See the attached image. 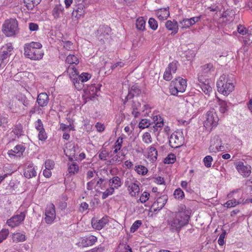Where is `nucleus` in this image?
Wrapping results in <instances>:
<instances>
[{
	"mask_svg": "<svg viewBox=\"0 0 252 252\" xmlns=\"http://www.w3.org/2000/svg\"><path fill=\"white\" fill-rule=\"evenodd\" d=\"M108 222L107 217H103L99 220L92 219V225L94 228L97 230L101 229Z\"/></svg>",
	"mask_w": 252,
	"mask_h": 252,
	"instance_id": "obj_14",
	"label": "nucleus"
},
{
	"mask_svg": "<svg viewBox=\"0 0 252 252\" xmlns=\"http://www.w3.org/2000/svg\"><path fill=\"white\" fill-rule=\"evenodd\" d=\"M18 23L15 19H9L5 21L2 25V31L7 36H12L18 32Z\"/></svg>",
	"mask_w": 252,
	"mask_h": 252,
	"instance_id": "obj_4",
	"label": "nucleus"
},
{
	"mask_svg": "<svg viewBox=\"0 0 252 252\" xmlns=\"http://www.w3.org/2000/svg\"><path fill=\"white\" fill-rule=\"evenodd\" d=\"M85 5H80L76 10H75V12L76 13V15L75 17H77V18H79V17L83 16L85 14Z\"/></svg>",
	"mask_w": 252,
	"mask_h": 252,
	"instance_id": "obj_42",
	"label": "nucleus"
},
{
	"mask_svg": "<svg viewBox=\"0 0 252 252\" xmlns=\"http://www.w3.org/2000/svg\"><path fill=\"white\" fill-rule=\"evenodd\" d=\"M177 63L178 62L177 61H173L168 64V66L166 69L170 72L175 73L177 68Z\"/></svg>",
	"mask_w": 252,
	"mask_h": 252,
	"instance_id": "obj_44",
	"label": "nucleus"
},
{
	"mask_svg": "<svg viewBox=\"0 0 252 252\" xmlns=\"http://www.w3.org/2000/svg\"><path fill=\"white\" fill-rule=\"evenodd\" d=\"M24 175L27 178H31L36 176V172L32 165H29L25 169Z\"/></svg>",
	"mask_w": 252,
	"mask_h": 252,
	"instance_id": "obj_22",
	"label": "nucleus"
},
{
	"mask_svg": "<svg viewBox=\"0 0 252 252\" xmlns=\"http://www.w3.org/2000/svg\"><path fill=\"white\" fill-rule=\"evenodd\" d=\"M163 78L166 81H170L172 78L171 72L166 69L163 74Z\"/></svg>",
	"mask_w": 252,
	"mask_h": 252,
	"instance_id": "obj_59",
	"label": "nucleus"
},
{
	"mask_svg": "<svg viewBox=\"0 0 252 252\" xmlns=\"http://www.w3.org/2000/svg\"><path fill=\"white\" fill-rule=\"evenodd\" d=\"M236 168L238 172L244 177H248L251 173V167L244 165L242 161H238L235 163Z\"/></svg>",
	"mask_w": 252,
	"mask_h": 252,
	"instance_id": "obj_11",
	"label": "nucleus"
},
{
	"mask_svg": "<svg viewBox=\"0 0 252 252\" xmlns=\"http://www.w3.org/2000/svg\"><path fill=\"white\" fill-rule=\"evenodd\" d=\"M141 93V90L136 86L131 87L129 93L126 97V101L129 99L132 98L134 96H137Z\"/></svg>",
	"mask_w": 252,
	"mask_h": 252,
	"instance_id": "obj_20",
	"label": "nucleus"
},
{
	"mask_svg": "<svg viewBox=\"0 0 252 252\" xmlns=\"http://www.w3.org/2000/svg\"><path fill=\"white\" fill-rule=\"evenodd\" d=\"M238 32L242 35H246L248 33V31L242 25H239L237 27Z\"/></svg>",
	"mask_w": 252,
	"mask_h": 252,
	"instance_id": "obj_55",
	"label": "nucleus"
},
{
	"mask_svg": "<svg viewBox=\"0 0 252 252\" xmlns=\"http://www.w3.org/2000/svg\"><path fill=\"white\" fill-rule=\"evenodd\" d=\"M163 126V120L158 122L153 126V130L154 132L158 130V128H160Z\"/></svg>",
	"mask_w": 252,
	"mask_h": 252,
	"instance_id": "obj_57",
	"label": "nucleus"
},
{
	"mask_svg": "<svg viewBox=\"0 0 252 252\" xmlns=\"http://www.w3.org/2000/svg\"><path fill=\"white\" fill-rule=\"evenodd\" d=\"M63 10L64 8L61 4H56L52 10V15L54 18H59L60 17V14L63 13Z\"/></svg>",
	"mask_w": 252,
	"mask_h": 252,
	"instance_id": "obj_21",
	"label": "nucleus"
},
{
	"mask_svg": "<svg viewBox=\"0 0 252 252\" xmlns=\"http://www.w3.org/2000/svg\"><path fill=\"white\" fill-rule=\"evenodd\" d=\"M38 138L40 140H45L47 138V134L45 132L44 128L40 130H38Z\"/></svg>",
	"mask_w": 252,
	"mask_h": 252,
	"instance_id": "obj_56",
	"label": "nucleus"
},
{
	"mask_svg": "<svg viewBox=\"0 0 252 252\" xmlns=\"http://www.w3.org/2000/svg\"><path fill=\"white\" fill-rule=\"evenodd\" d=\"M226 234L225 231H224L220 235L218 239V244L222 246L224 242V239L225 237V235Z\"/></svg>",
	"mask_w": 252,
	"mask_h": 252,
	"instance_id": "obj_62",
	"label": "nucleus"
},
{
	"mask_svg": "<svg viewBox=\"0 0 252 252\" xmlns=\"http://www.w3.org/2000/svg\"><path fill=\"white\" fill-rule=\"evenodd\" d=\"M109 32L110 28L107 26H103L102 27H100L97 31L98 33H100V35H98V38L100 40H102V37H105V36H108V32Z\"/></svg>",
	"mask_w": 252,
	"mask_h": 252,
	"instance_id": "obj_28",
	"label": "nucleus"
},
{
	"mask_svg": "<svg viewBox=\"0 0 252 252\" xmlns=\"http://www.w3.org/2000/svg\"><path fill=\"white\" fill-rule=\"evenodd\" d=\"M155 146V145H153L149 147L148 151V157L153 161L156 160L158 156V151Z\"/></svg>",
	"mask_w": 252,
	"mask_h": 252,
	"instance_id": "obj_27",
	"label": "nucleus"
},
{
	"mask_svg": "<svg viewBox=\"0 0 252 252\" xmlns=\"http://www.w3.org/2000/svg\"><path fill=\"white\" fill-rule=\"evenodd\" d=\"M184 143V138L182 133L180 132H174L169 138L170 146L173 148H177L182 146Z\"/></svg>",
	"mask_w": 252,
	"mask_h": 252,
	"instance_id": "obj_7",
	"label": "nucleus"
},
{
	"mask_svg": "<svg viewBox=\"0 0 252 252\" xmlns=\"http://www.w3.org/2000/svg\"><path fill=\"white\" fill-rule=\"evenodd\" d=\"M67 72L72 80L73 78H76L78 75V72L74 66H69L67 69Z\"/></svg>",
	"mask_w": 252,
	"mask_h": 252,
	"instance_id": "obj_33",
	"label": "nucleus"
},
{
	"mask_svg": "<svg viewBox=\"0 0 252 252\" xmlns=\"http://www.w3.org/2000/svg\"><path fill=\"white\" fill-rule=\"evenodd\" d=\"M66 62L70 64H77L79 63V61L75 56L73 55H69L66 57Z\"/></svg>",
	"mask_w": 252,
	"mask_h": 252,
	"instance_id": "obj_34",
	"label": "nucleus"
},
{
	"mask_svg": "<svg viewBox=\"0 0 252 252\" xmlns=\"http://www.w3.org/2000/svg\"><path fill=\"white\" fill-rule=\"evenodd\" d=\"M143 140L147 144H150L152 142V137L149 132H145L143 135Z\"/></svg>",
	"mask_w": 252,
	"mask_h": 252,
	"instance_id": "obj_54",
	"label": "nucleus"
},
{
	"mask_svg": "<svg viewBox=\"0 0 252 252\" xmlns=\"http://www.w3.org/2000/svg\"><path fill=\"white\" fill-rule=\"evenodd\" d=\"M176 157L174 154H169L164 159V162L166 164L173 163L175 161Z\"/></svg>",
	"mask_w": 252,
	"mask_h": 252,
	"instance_id": "obj_43",
	"label": "nucleus"
},
{
	"mask_svg": "<svg viewBox=\"0 0 252 252\" xmlns=\"http://www.w3.org/2000/svg\"><path fill=\"white\" fill-rule=\"evenodd\" d=\"M233 77L228 75L223 74L220 76L217 83L218 90L224 95H227L234 88Z\"/></svg>",
	"mask_w": 252,
	"mask_h": 252,
	"instance_id": "obj_3",
	"label": "nucleus"
},
{
	"mask_svg": "<svg viewBox=\"0 0 252 252\" xmlns=\"http://www.w3.org/2000/svg\"><path fill=\"white\" fill-rule=\"evenodd\" d=\"M97 241V238L93 235H89L81 238L79 242L80 246L85 247L93 245Z\"/></svg>",
	"mask_w": 252,
	"mask_h": 252,
	"instance_id": "obj_16",
	"label": "nucleus"
},
{
	"mask_svg": "<svg viewBox=\"0 0 252 252\" xmlns=\"http://www.w3.org/2000/svg\"><path fill=\"white\" fill-rule=\"evenodd\" d=\"M114 191L113 187H110L107 189L105 191L102 192V198L103 199H106L108 196L112 195Z\"/></svg>",
	"mask_w": 252,
	"mask_h": 252,
	"instance_id": "obj_46",
	"label": "nucleus"
},
{
	"mask_svg": "<svg viewBox=\"0 0 252 252\" xmlns=\"http://www.w3.org/2000/svg\"><path fill=\"white\" fill-rule=\"evenodd\" d=\"M239 203V202L236 201V199H231L227 201L224 204V206L227 208H231L235 207Z\"/></svg>",
	"mask_w": 252,
	"mask_h": 252,
	"instance_id": "obj_51",
	"label": "nucleus"
},
{
	"mask_svg": "<svg viewBox=\"0 0 252 252\" xmlns=\"http://www.w3.org/2000/svg\"><path fill=\"white\" fill-rule=\"evenodd\" d=\"M211 144L209 147L211 152H216V151H222L223 147L220 145L221 140L218 136H215L211 139Z\"/></svg>",
	"mask_w": 252,
	"mask_h": 252,
	"instance_id": "obj_13",
	"label": "nucleus"
},
{
	"mask_svg": "<svg viewBox=\"0 0 252 252\" xmlns=\"http://www.w3.org/2000/svg\"><path fill=\"white\" fill-rule=\"evenodd\" d=\"M42 45L39 42H32L24 46V55L26 57L32 60H39L44 55L41 50Z\"/></svg>",
	"mask_w": 252,
	"mask_h": 252,
	"instance_id": "obj_2",
	"label": "nucleus"
},
{
	"mask_svg": "<svg viewBox=\"0 0 252 252\" xmlns=\"http://www.w3.org/2000/svg\"><path fill=\"white\" fill-rule=\"evenodd\" d=\"M63 47L67 50L69 51L71 49L72 47V43L69 41H65L63 42Z\"/></svg>",
	"mask_w": 252,
	"mask_h": 252,
	"instance_id": "obj_64",
	"label": "nucleus"
},
{
	"mask_svg": "<svg viewBox=\"0 0 252 252\" xmlns=\"http://www.w3.org/2000/svg\"><path fill=\"white\" fill-rule=\"evenodd\" d=\"M168 199V197L166 195H163L158 197L156 201L152 204L151 207V212H157L161 210L166 204Z\"/></svg>",
	"mask_w": 252,
	"mask_h": 252,
	"instance_id": "obj_9",
	"label": "nucleus"
},
{
	"mask_svg": "<svg viewBox=\"0 0 252 252\" xmlns=\"http://www.w3.org/2000/svg\"><path fill=\"white\" fill-rule=\"evenodd\" d=\"M35 127L37 130H40L44 129L43 125L40 119H38L35 124Z\"/></svg>",
	"mask_w": 252,
	"mask_h": 252,
	"instance_id": "obj_61",
	"label": "nucleus"
},
{
	"mask_svg": "<svg viewBox=\"0 0 252 252\" xmlns=\"http://www.w3.org/2000/svg\"><path fill=\"white\" fill-rule=\"evenodd\" d=\"M135 171L137 172V173L139 174H141L142 175H145L147 174L148 172L147 168L143 165H137L135 166Z\"/></svg>",
	"mask_w": 252,
	"mask_h": 252,
	"instance_id": "obj_38",
	"label": "nucleus"
},
{
	"mask_svg": "<svg viewBox=\"0 0 252 252\" xmlns=\"http://www.w3.org/2000/svg\"><path fill=\"white\" fill-rule=\"evenodd\" d=\"M146 21L143 17L138 18L136 22V26L137 30L143 31L145 29Z\"/></svg>",
	"mask_w": 252,
	"mask_h": 252,
	"instance_id": "obj_31",
	"label": "nucleus"
},
{
	"mask_svg": "<svg viewBox=\"0 0 252 252\" xmlns=\"http://www.w3.org/2000/svg\"><path fill=\"white\" fill-rule=\"evenodd\" d=\"M187 87V81L185 79L179 77L171 82L169 90L171 94L178 95L179 93H183Z\"/></svg>",
	"mask_w": 252,
	"mask_h": 252,
	"instance_id": "obj_6",
	"label": "nucleus"
},
{
	"mask_svg": "<svg viewBox=\"0 0 252 252\" xmlns=\"http://www.w3.org/2000/svg\"><path fill=\"white\" fill-rule=\"evenodd\" d=\"M91 75L88 73H82L80 75H78L77 77L81 82H85L90 79Z\"/></svg>",
	"mask_w": 252,
	"mask_h": 252,
	"instance_id": "obj_45",
	"label": "nucleus"
},
{
	"mask_svg": "<svg viewBox=\"0 0 252 252\" xmlns=\"http://www.w3.org/2000/svg\"><path fill=\"white\" fill-rule=\"evenodd\" d=\"M204 126L206 128L210 130L216 126L219 120L216 110L212 108L207 112L204 116Z\"/></svg>",
	"mask_w": 252,
	"mask_h": 252,
	"instance_id": "obj_5",
	"label": "nucleus"
},
{
	"mask_svg": "<svg viewBox=\"0 0 252 252\" xmlns=\"http://www.w3.org/2000/svg\"><path fill=\"white\" fill-rule=\"evenodd\" d=\"M64 152L65 153L66 156L68 157V159L70 161L74 160L73 158H75V150L74 146L71 148L67 149L64 150Z\"/></svg>",
	"mask_w": 252,
	"mask_h": 252,
	"instance_id": "obj_32",
	"label": "nucleus"
},
{
	"mask_svg": "<svg viewBox=\"0 0 252 252\" xmlns=\"http://www.w3.org/2000/svg\"><path fill=\"white\" fill-rule=\"evenodd\" d=\"M220 111L221 113H224L227 111V105L226 101L219 99Z\"/></svg>",
	"mask_w": 252,
	"mask_h": 252,
	"instance_id": "obj_40",
	"label": "nucleus"
},
{
	"mask_svg": "<svg viewBox=\"0 0 252 252\" xmlns=\"http://www.w3.org/2000/svg\"><path fill=\"white\" fill-rule=\"evenodd\" d=\"M13 49L11 43H8L2 46L0 50V60L3 61L7 59L11 54Z\"/></svg>",
	"mask_w": 252,
	"mask_h": 252,
	"instance_id": "obj_12",
	"label": "nucleus"
},
{
	"mask_svg": "<svg viewBox=\"0 0 252 252\" xmlns=\"http://www.w3.org/2000/svg\"><path fill=\"white\" fill-rule=\"evenodd\" d=\"M201 18V16L194 17L189 19H184L180 22L181 25L182 29H187L191 26L193 25L196 22H198Z\"/></svg>",
	"mask_w": 252,
	"mask_h": 252,
	"instance_id": "obj_15",
	"label": "nucleus"
},
{
	"mask_svg": "<svg viewBox=\"0 0 252 252\" xmlns=\"http://www.w3.org/2000/svg\"><path fill=\"white\" fill-rule=\"evenodd\" d=\"M25 148L22 145H18L13 148L14 153L16 154H18V156L20 157L22 155L23 153L25 151Z\"/></svg>",
	"mask_w": 252,
	"mask_h": 252,
	"instance_id": "obj_37",
	"label": "nucleus"
},
{
	"mask_svg": "<svg viewBox=\"0 0 252 252\" xmlns=\"http://www.w3.org/2000/svg\"><path fill=\"white\" fill-rule=\"evenodd\" d=\"M156 14L160 20H165L169 16V11L168 7L164 8H160L156 12Z\"/></svg>",
	"mask_w": 252,
	"mask_h": 252,
	"instance_id": "obj_19",
	"label": "nucleus"
},
{
	"mask_svg": "<svg viewBox=\"0 0 252 252\" xmlns=\"http://www.w3.org/2000/svg\"><path fill=\"white\" fill-rule=\"evenodd\" d=\"M190 212L186 209L185 205L180 207L168 220V225L172 232H179L181 229L187 225L190 220Z\"/></svg>",
	"mask_w": 252,
	"mask_h": 252,
	"instance_id": "obj_1",
	"label": "nucleus"
},
{
	"mask_svg": "<svg viewBox=\"0 0 252 252\" xmlns=\"http://www.w3.org/2000/svg\"><path fill=\"white\" fill-rule=\"evenodd\" d=\"M212 161L213 158L210 156H207L203 159L205 166L207 167H210L211 166Z\"/></svg>",
	"mask_w": 252,
	"mask_h": 252,
	"instance_id": "obj_50",
	"label": "nucleus"
},
{
	"mask_svg": "<svg viewBox=\"0 0 252 252\" xmlns=\"http://www.w3.org/2000/svg\"><path fill=\"white\" fill-rule=\"evenodd\" d=\"M45 220L47 224L52 223L56 218L55 207L53 204L48 205L45 211Z\"/></svg>",
	"mask_w": 252,
	"mask_h": 252,
	"instance_id": "obj_8",
	"label": "nucleus"
},
{
	"mask_svg": "<svg viewBox=\"0 0 252 252\" xmlns=\"http://www.w3.org/2000/svg\"><path fill=\"white\" fill-rule=\"evenodd\" d=\"M149 125H150L149 120L147 119H142L139 124V127L141 129H144L149 127Z\"/></svg>",
	"mask_w": 252,
	"mask_h": 252,
	"instance_id": "obj_49",
	"label": "nucleus"
},
{
	"mask_svg": "<svg viewBox=\"0 0 252 252\" xmlns=\"http://www.w3.org/2000/svg\"><path fill=\"white\" fill-rule=\"evenodd\" d=\"M68 171L71 174H75L79 171V166L74 160L70 161L67 163Z\"/></svg>",
	"mask_w": 252,
	"mask_h": 252,
	"instance_id": "obj_23",
	"label": "nucleus"
},
{
	"mask_svg": "<svg viewBox=\"0 0 252 252\" xmlns=\"http://www.w3.org/2000/svg\"><path fill=\"white\" fill-rule=\"evenodd\" d=\"M12 240L15 243L23 242L26 240V236L19 232L15 233L12 235Z\"/></svg>",
	"mask_w": 252,
	"mask_h": 252,
	"instance_id": "obj_30",
	"label": "nucleus"
},
{
	"mask_svg": "<svg viewBox=\"0 0 252 252\" xmlns=\"http://www.w3.org/2000/svg\"><path fill=\"white\" fill-rule=\"evenodd\" d=\"M142 221L140 220L135 221L130 227V232H134L136 231L138 228L141 225Z\"/></svg>",
	"mask_w": 252,
	"mask_h": 252,
	"instance_id": "obj_47",
	"label": "nucleus"
},
{
	"mask_svg": "<svg viewBox=\"0 0 252 252\" xmlns=\"http://www.w3.org/2000/svg\"><path fill=\"white\" fill-rule=\"evenodd\" d=\"M32 2L30 0H24V2L28 9H32L35 6Z\"/></svg>",
	"mask_w": 252,
	"mask_h": 252,
	"instance_id": "obj_63",
	"label": "nucleus"
},
{
	"mask_svg": "<svg viewBox=\"0 0 252 252\" xmlns=\"http://www.w3.org/2000/svg\"><path fill=\"white\" fill-rule=\"evenodd\" d=\"M36 101L39 106L44 107L48 103L49 96L46 93H41L38 95Z\"/></svg>",
	"mask_w": 252,
	"mask_h": 252,
	"instance_id": "obj_17",
	"label": "nucleus"
},
{
	"mask_svg": "<svg viewBox=\"0 0 252 252\" xmlns=\"http://www.w3.org/2000/svg\"><path fill=\"white\" fill-rule=\"evenodd\" d=\"M150 27L153 30H156L158 28V23L157 21L153 18H150L148 22Z\"/></svg>",
	"mask_w": 252,
	"mask_h": 252,
	"instance_id": "obj_48",
	"label": "nucleus"
},
{
	"mask_svg": "<svg viewBox=\"0 0 252 252\" xmlns=\"http://www.w3.org/2000/svg\"><path fill=\"white\" fill-rule=\"evenodd\" d=\"M12 132L15 135H17L18 137L23 134V126L20 124H17L15 126Z\"/></svg>",
	"mask_w": 252,
	"mask_h": 252,
	"instance_id": "obj_35",
	"label": "nucleus"
},
{
	"mask_svg": "<svg viewBox=\"0 0 252 252\" xmlns=\"http://www.w3.org/2000/svg\"><path fill=\"white\" fill-rule=\"evenodd\" d=\"M9 234V231L7 229H2L0 232V243L5 240Z\"/></svg>",
	"mask_w": 252,
	"mask_h": 252,
	"instance_id": "obj_53",
	"label": "nucleus"
},
{
	"mask_svg": "<svg viewBox=\"0 0 252 252\" xmlns=\"http://www.w3.org/2000/svg\"><path fill=\"white\" fill-rule=\"evenodd\" d=\"M128 189L131 196H135L139 192L140 189L138 184L132 183L128 186Z\"/></svg>",
	"mask_w": 252,
	"mask_h": 252,
	"instance_id": "obj_26",
	"label": "nucleus"
},
{
	"mask_svg": "<svg viewBox=\"0 0 252 252\" xmlns=\"http://www.w3.org/2000/svg\"><path fill=\"white\" fill-rule=\"evenodd\" d=\"M54 163L51 160H47L45 162V167L46 169L51 170L54 167Z\"/></svg>",
	"mask_w": 252,
	"mask_h": 252,
	"instance_id": "obj_60",
	"label": "nucleus"
},
{
	"mask_svg": "<svg viewBox=\"0 0 252 252\" xmlns=\"http://www.w3.org/2000/svg\"><path fill=\"white\" fill-rule=\"evenodd\" d=\"M212 71H214L213 65L212 63H209L201 66L200 68L199 73L207 75Z\"/></svg>",
	"mask_w": 252,
	"mask_h": 252,
	"instance_id": "obj_24",
	"label": "nucleus"
},
{
	"mask_svg": "<svg viewBox=\"0 0 252 252\" xmlns=\"http://www.w3.org/2000/svg\"><path fill=\"white\" fill-rule=\"evenodd\" d=\"M109 185L114 189H118L122 185V182L119 177L115 176L109 180Z\"/></svg>",
	"mask_w": 252,
	"mask_h": 252,
	"instance_id": "obj_29",
	"label": "nucleus"
},
{
	"mask_svg": "<svg viewBox=\"0 0 252 252\" xmlns=\"http://www.w3.org/2000/svg\"><path fill=\"white\" fill-rule=\"evenodd\" d=\"M174 196L176 199H182L184 197V193L180 188H178L174 191Z\"/></svg>",
	"mask_w": 252,
	"mask_h": 252,
	"instance_id": "obj_41",
	"label": "nucleus"
},
{
	"mask_svg": "<svg viewBox=\"0 0 252 252\" xmlns=\"http://www.w3.org/2000/svg\"><path fill=\"white\" fill-rule=\"evenodd\" d=\"M166 28L169 30L171 31V34H175L178 32V25L177 22L176 21H167L165 24Z\"/></svg>",
	"mask_w": 252,
	"mask_h": 252,
	"instance_id": "obj_18",
	"label": "nucleus"
},
{
	"mask_svg": "<svg viewBox=\"0 0 252 252\" xmlns=\"http://www.w3.org/2000/svg\"><path fill=\"white\" fill-rule=\"evenodd\" d=\"M25 214L24 212H21L20 214L13 216L7 220V224L11 227H14L19 225L25 219Z\"/></svg>",
	"mask_w": 252,
	"mask_h": 252,
	"instance_id": "obj_10",
	"label": "nucleus"
},
{
	"mask_svg": "<svg viewBox=\"0 0 252 252\" xmlns=\"http://www.w3.org/2000/svg\"><path fill=\"white\" fill-rule=\"evenodd\" d=\"M72 81L75 87L78 90H80L83 88L84 86L83 82H81V81L78 79L77 77L76 78H73Z\"/></svg>",
	"mask_w": 252,
	"mask_h": 252,
	"instance_id": "obj_39",
	"label": "nucleus"
},
{
	"mask_svg": "<svg viewBox=\"0 0 252 252\" xmlns=\"http://www.w3.org/2000/svg\"><path fill=\"white\" fill-rule=\"evenodd\" d=\"M150 196V193L148 192L144 191L141 195L140 200L142 203L145 202L148 199Z\"/></svg>",
	"mask_w": 252,
	"mask_h": 252,
	"instance_id": "obj_58",
	"label": "nucleus"
},
{
	"mask_svg": "<svg viewBox=\"0 0 252 252\" xmlns=\"http://www.w3.org/2000/svg\"><path fill=\"white\" fill-rule=\"evenodd\" d=\"M8 115L7 114H0V126L3 127H6L8 122Z\"/></svg>",
	"mask_w": 252,
	"mask_h": 252,
	"instance_id": "obj_36",
	"label": "nucleus"
},
{
	"mask_svg": "<svg viewBox=\"0 0 252 252\" xmlns=\"http://www.w3.org/2000/svg\"><path fill=\"white\" fill-rule=\"evenodd\" d=\"M206 75L201 74L200 73H198V81L199 82L198 84H203L207 83V82H209V80L206 78Z\"/></svg>",
	"mask_w": 252,
	"mask_h": 252,
	"instance_id": "obj_52",
	"label": "nucleus"
},
{
	"mask_svg": "<svg viewBox=\"0 0 252 252\" xmlns=\"http://www.w3.org/2000/svg\"><path fill=\"white\" fill-rule=\"evenodd\" d=\"M196 88L199 90L200 89L206 94H209L212 91V88L209 85V82L205 83L198 84L196 85Z\"/></svg>",
	"mask_w": 252,
	"mask_h": 252,
	"instance_id": "obj_25",
	"label": "nucleus"
}]
</instances>
